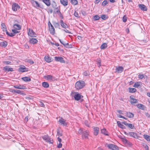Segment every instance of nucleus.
<instances>
[{"mask_svg": "<svg viewBox=\"0 0 150 150\" xmlns=\"http://www.w3.org/2000/svg\"><path fill=\"white\" fill-rule=\"evenodd\" d=\"M85 86V82L82 81H77L75 83V87L77 89L82 88Z\"/></svg>", "mask_w": 150, "mask_h": 150, "instance_id": "1", "label": "nucleus"}, {"mask_svg": "<svg viewBox=\"0 0 150 150\" xmlns=\"http://www.w3.org/2000/svg\"><path fill=\"white\" fill-rule=\"evenodd\" d=\"M107 146L109 149L112 150H118V147L116 145L113 144H106Z\"/></svg>", "mask_w": 150, "mask_h": 150, "instance_id": "2", "label": "nucleus"}, {"mask_svg": "<svg viewBox=\"0 0 150 150\" xmlns=\"http://www.w3.org/2000/svg\"><path fill=\"white\" fill-rule=\"evenodd\" d=\"M125 134L126 135H129L130 137H134L135 138H138L139 136L137 134L133 132H129L128 133H127L126 132H125Z\"/></svg>", "mask_w": 150, "mask_h": 150, "instance_id": "3", "label": "nucleus"}, {"mask_svg": "<svg viewBox=\"0 0 150 150\" xmlns=\"http://www.w3.org/2000/svg\"><path fill=\"white\" fill-rule=\"evenodd\" d=\"M44 78L47 80H50L51 81H54L56 80L55 78L51 75L45 76Z\"/></svg>", "mask_w": 150, "mask_h": 150, "instance_id": "4", "label": "nucleus"}, {"mask_svg": "<svg viewBox=\"0 0 150 150\" xmlns=\"http://www.w3.org/2000/svg\"><path fill=\"white\" fill-rule=\"evenodd\" d=\"M59 118L60 119L58 121L59 123L63 126H67V124L66 122V120L62 117H59Z\"/></svg>", "mask_w": 150, "mask_h": 150, "instance_id": "5", "label": "nucleus"}, {"mask_svg": "<svg viewBox=\"0 0 150 150\" xmlns=\"http://www.w3.org/2000/svg\"><path fill=\"white\" fill-rule=\"evenodd\" d=\"M10 91L12 93H16L21 95H23L24 94V92L23 91H21L19 90L11 89H10Z\"/></svg>", "mask_w": 150, "mask_h": 150, "instance_id": "6", "label": "nucleus"}, {"mask_svg": "<svg viewBox=\"0 0 150 150\" xmlns=\"http://www.w3.org/2000/svg\"><path fill=\"white\" fill-rule=\"evenodd\" d=\"M55 60L57 62H59L62 63H65V61L64 60L63 57H55Z\"/></svg>", "mask_w": 150, "mask_h": 150, "instance_id": "7", "label": "nucleus"}, {"mask_svg": "<svg viewBox=\"0 0 150 150\" xmlns=\"http://www.w3.org/2000/svg\"><path fill=\"white\" fill-rule=\"evenodd\" d=\"M28 35L31 37H35L36 36V34L32 30L30 29H29Z\"/></svg>", "mask_w": 150, "mask_h": 150, "instance_id": "8", "label": "nucleus"}, {"mask_svg": "<svg viewBox=\"0 0 150 150\" xmlns=\"http://www.w3.org/2000/svg\"><path fill=\"white\" fill-rule=\"evenodd\" d=\"M20 6L18 4L16 3H14L12 5V8L13 10L14 11H16L18 9H19Z\"/></svg>", "mask_w": 150, "mask_h": 150, "instance_id": "9", "label": "nucleus"}, {"mask_svg": "<svg viewBox=\"0 0 150 150\" xmlns=\"http://www.w3.org/2000/svg\"><path fill=\"white\" fill-rule=\"evenodd\" d=\"M123 67L121 66L116 67L115 72L117 73H120L123 71Z\"/></svg>", "mask_w": 150, "mask_h": 150, "instance_id": "10", "label": "nucleus"}, {"mask_svg": "<svg viewBox=\"0 0 150 150\" xmlns=\"http://www.w3.org/2000/svg\"><path fill=\"white\" fill-rule=\"evenodd\" d=\"M121 139L122 140V141L124 143L127 144L129 146H131L132 145V143L130 142L127 140L125 137L122 138Z\"/></svg>", "mask_w": 150, "mask_h": 150, "instance_id": "11", "label": "nucleus"}, {"mask_svg": "<svg viewBox=\"0 0 150 150\" xmlns=\"http://www.w3.org/2000/svg\"><path fill=\"white\" fill-rule=\"evenodd\" d=\"M139 8L142 11H146L147 8L146 6L142 4H139L138 5Z\"/></svg>", "mask_w": 150, "mask_h": 150, "instance_id": "12", "label": "nucleus"}, {"mask_svg": "<svg viewBox=\"0 0 150 150\" xmlns=\"http://www.w3.org/2000/svg\"><path fill=\"white\" fill-rule=\"evenodd\" d=\"M49 28V30L50 33L52 35H53L55 33V30L52 25H51V26H50Z\"/></svg>", "mask_w": 150, "mask_h": 150, "instance_id": "13", "label": "nucleus"}, {"mask_svg": "<svg viewBox=\"0 0 150 150\" xmlns=\"http://www.w3.org/2000/svg\"><path fill=\"white\" fill-rule=\"evenodd\" d=\"M81 95L78 93H76L75 94L74 96V97L75 100H79L81 98Z\"/></svg>", "mask_w": 150, "mask_h": 150, "instance_id": "14", "label": "nucleus"}, {"mask_svg": "<svg viewBox=\"0 0 150 150\" xmlns=\"http://www.w3.org/2000/svg\"><path fill=\"white\" fill-rule=\"evenodd\" d=\"M13 87L15 88L19 89H26V87L25 86L21 85H19L18 86L14 85L13 86Z\"/></svg>", "mask_w": 150, "mask_h": 150, "instance_id": "15", "label": "nucleus"}, {"mask_svg": "<svg viewBox=\"0 0 150 150\" xmlns=\"http://www.w3.org/2000/svg\"><path fill=\"white\" fill-rule=\"evenodd\" d=\"M93 130L94 131L93 134L95 135L96 136L98 135L99 130V128L97 127H93Z\"/></svg>", "mask_w": 150, "mask_h": 150, "instance_id": "16", "label": "nucleus"}, {"mask_svg": "<svg viewBox=\"0 0 150 150\" xmlns=\"http://www.w3.org/2000/svg\"><path fill=\"white\" fill-rule=\"evenodd\" d=\"M88 131L87 130H85L82 135V137L83 138H84L85 139H88Z\"/></svg>", "mask_w": 150, "mask_h": 150, "instance_id": "17", "label": "nucleus"}, {"mask_svg": "<svg viewBox=\"0 0 150 150\" xmlns=\"http://www.w3.org/2000/svg\"><path fill=\"white\" fill-rule=\"evenodd\" d=\"M130 101L132 104L133 103H137V100L136 99H134L133 98L132 96L130 97Z\"/></svg>", "mask_w": 150, "mask_h": 150, "instance_id": "18", "label": "nucleus"}, {"mask_svg": "<svg viewBox=\"0 0 150 150\" xmlns=\"http://www.w3.org/2000/svg\"><path fill=\"white\" fill-rule=\"evenodd\" d=\"M60 2L64 6H66L68 4L67 0H60Z\"/></svg>", "mask_w": 150, "mask_h": 150, "instance_id": "19", "label": "nucleus"}, {"mask_svg": "<svg viewBox=\"0 0 150 150\" xmlns=\"http://www.w3.org/2000/svg\"><path fill=\"white\" fill-rule=\"evenodd\" d=\"M19 71L22 72H26L28 71V69L26 68L25 66H23V67H20L18 69Z\"/></svg>", "mask_w": 150, "mask_h": 150, "instance_id": "20", "label": "nucleus"}, {"mask_svg": "<svg viewBox=\"0 0 150 150\" xmlns=\"http://www.w3.org/2000/svg\"><path fill=\"white\" fill-rule=\"evenodd\" d=\"M44 59L47 62H50L52 61L51 58L49 56H45Z\"/></svg>", "mask_w": 150, "mask_h": 150, "instance_id": "21", "label": "nucleus"}, {"mask_svg": "<svg viewBox=\"0 0 150 150\" xmlns=\"http://www.w3.org/2000/svg\"><path fill=\"white\" fill-rule=\"evenodd\" d=\"M38 40L34 38H32L29 40V42L32 44H36L38 42Z\"/></svg>", "mask_w": 150, "mask_h": 150, "instance_id": "22", "label": "nucleus"}, {"mask_svg": "<svg viewBox=\"0 0 150 150\" xmlns=\"http://www.w3.org/2000/svg\"><path fill=\"white\" fill-rule=\"evenodd\" d=\"M14 28L17 30H19L21 29V26L19 24H15L13 25Z\"/></svg>", "mask_w": 150, "mask_h": 150, "instance_id": "23", "label": "nucleus"}, {"mask_svg": "<svg viewBox=\"0 0 150 150\" xmlns=\"http://www.w3.org/2000/svg\"><path fill=\"white\" fill-rule=\"evenodd\" d=\"M4 69L6 71H13V69L12 68H9L8 66H6L4 67Z\"/></svg>", "mask_w": 150, "mask_h": 150, "instance_id": "24", "label": "nucleus"}, {"mask_svg": "<svg viewBox=\"0 0 150 150\" xmlns=\"http://www.w3.org/2000/svg\"><path fill=\"white\" fill-rule=\"evenodd\" d=\"M141 83L140 82H136L134 84L133 87L135 88H139L141 87Z\"/></svg>", "mask_w": 150, "mask_h": 150, "instance_id": "25", "label": "nucleus"}, {"mask_svg": "<svg viewBox=\"0 0 150 150\" xmlns=\"http://www.w3.org/2000/svg\"><path fill=\"white\" fill-rule=\"evenodd\" d=\"M42 1L47 6H50L51 4V1L50 0H42Z\"/></svg>", "mask_w": 150, "mask_h": 150, "instance_id": "26", "label": "nucleus"}, {"mask_svg": "<svg viewBox=\"0 0 150 150\" xmlns=\"http://www.w3.org/2000/svg\"><path fill=\"white\" fill-rule=\"evenodd\" d=\"M64 46L68 48H71L72 47V46L71 45L69 44L68 43H65V44H63Z\"/></svg>", "mask_w": 150, "mask_h": 150, "instance_id": "27", "label": "nucleus"}, {"mask_svg": "<svg viewBox=\"0 0 150 150\" xmlns=\"http://www.w3.org/2000/svg\"><path fill=\"white\" fill-rule=\"evenodd\" d=\"M136 106L139 109L142 110H144V108L145 107V106L141 104H138L136 105Z\"/></svg>", "mask_w": 150, "mask_h": 150, "instance_id": "28", "label": "nucleus"}, {"mask_svg": "<svg viewBox=\"0 0 150 150\" xmlns=\"http://www.w3.org/2000/svg\"><path fill=\"white\" fill-rule=\"evenodd\" d=\"M117 123L118 126L121 128L122 129L125 128V127L124 125L122 124L120 121H117Z\"/></svg>", "mask_w": 150, "mask_h": 150, "instance_id": "29", "label": "nucleus"}, {"mask_svg": "<svg viewBox=\"0 0 150 150\" xmlns=\"http://www.w3.org/2000/svg\"><path fill=\"white\" fill-rule=\"evenodd\" d=\"M127 116L129 118H132L134 117V114L130 112H127L126 113Z\"/></svg>", "mask_w": 150, "mask_h": 150, "instance_id": "30", "label": "nucleus"}, {"mask_svg": "<svg viewBox=\"0 0 150 150\" xmlns=\"http://www.w3.org/2000/svg\"><path fill=\"white\" fill-rule=\"evenodd\" d=\"M22 79L25 81H31V79L30 78L26 76L22 77Z\"/></svg>", "mask_w": 150, "mask_h": 150, "instance_id": "31", "label": "nucleus"}, {"mask_svg": "<svg viewBox=\"0 0 150 150\" xmlns=\"http://www.w3.org/2000/svg\"><path fill=\"white\" fill-rule=\"evenodd\" d=\"M7 43L5 41H3L0 43V45L2 47H6L7 46Z\"/></svg>", "mask_w": 150, "mask_h": 150, "instance_id": "32", "label": "nucleus"}, {"mask_svg": "<svg viewBox=\"0 0 150 150\" xmlns=\"http://www.w3.org/2000/svg\"><path fill=\"white\" fill-rule=\"evenodd\" d=\"M144 138L147 141L150 142V136L147 134H144L143 135Z\"/></svg>", "mask_w": 150, "mask_h": 150, "instance_id": "33", "label": "nucleus"}, {"mask_svg": "<svg viewBox=\"0 0 150 150\" xmlns=\"http://www.w3.org/2000/svg\"><path fill=\"white\" fill-rule=\"evenodd\" d=\"M42 86L45 88H48L49 86V85L48 83L46 82H44L42 83Z\"/></svg>", "mask_w": 150, "mask_h": 150, "instance_id": "34", "label": "nucleus"}, {"mask_svg": "<svg viewBox=\"0 0 150 150\" xmlns=\"http://www.w3.org/2000/svg\"><path fill=\"white\" fill-rule=\"evenodd\" d=\"M101 132L102 134H103L106 135H108V134H107V132L105 128L101 129Z\"/></svg>", "mask_w": 150, "mask_h": 150, "instance_id": "35", "label": "nucleus"}, {"mask_svg": "<svg viewBox=\"0 0 150 150\" xmlns=\"http://www.w3.org/2000/svg\"><path fill=\"white\" fill-rule=\"evenodd\" d=\"M85 131V130L83 128H81L79 129L78 133L82 135Z\"/></svg>", "mask_w": 150, "mask_h": 150, "instance_id": "36", "label": "nucleus"}, {"mask_svg": "<svg viewBox=\"0 0 150 150\" xmlns=\"http://www.w3.org/2000/svg\"><path fill=\"white\" fill-rule=\"evenodd\" d=\"M1 28L3 29V30L4 32H6V30H7L6 26L5 24L4 23H2L1 24Z\"/></svg>", "mask_w": 150, "mask_h": 150, "instance_id": "37", "label": "nucleus"}, {"mask_svg": "<svg viewBox=\"0 0 150 150\" xmlns=\"http://www.w3.org/2000/svg\"><path fill=\"white\" fill-rule=\"evenodd\" d=\"M107 47V44L106 43H104L101 46L100 48L101 49H104Z\"/></svg>", "mask_w": 150, "mask_h": 150, "instance_id": "38", "label": "nucleus"}, {"mask_svg": "<svg viewBox=\"0 0 150 150\" xmlns=\"http://www.w3.org/2000/svg\"><path fill=\"white\" fill-rule=\"evenodd\" d=\"M71 2L74 5H76L78 4V2L77 0H71Z\"/></svg>", "mask_w": 150, "mask_h": 150, "instance_id": "39", "label": "nucleus"}, {"mask_svg": "<svg viewBox=\"0 0 150 150\" xmlns=\"http://www.w3.org/2000/svg\"><path fill=\"white\" fill-rule=\"evenodd\" d=\"M6 34L8 35V36L12 37L14 36L13 34H12L13 33H9L7 30H6Z\"/></svg>", "mask_w": 150, "mask_h": 150, "instance_id": "40", "label": "nucleus"}, {"mask_svg": "<svg viewBox=\"0 0 150 150\" xmlns=\"http://www.w3.org/2000/svg\"><path fill=\"white\" fill-rule=\"evenodd\" d=\"M136 91V89L135 88H130L129 92L130 93H133L135 92Z\"/></svg>", "mask_w": 150, "mask_h": 150, "instance_id": "41", "label": "nucleus"}, {"mask_svg": "<svg viewBox=\"0 0 150 150\" xmlns=\"http://www.w3.org/2000/svg\"><path fill=\"white\" fill-rule=\"evenodd\" d=\"M16 29H12V31L13 32L12 34H13L14 36L15 35V34L18 33L19 32Z\"/></svg>", "mask_w": 150, "mask_h": 150, "instance_id": "42", "label": "nucleus"}, {"mask_svg": "<svg viewBox=\"0 0 150 150\" xmlns=\"http://www.w3.org/2000/svg\"><path fill=\"white\" fill-rule=\"evenodd\" d=\"M93 18H94V20L95 21L98 20L100 18V17L98 16L97 15L94 16Z\"/></svg>", "mask_w": 150, "mask_h": 150, "instance_id": "43", "label": "nucleus"}, {"mask_svg": "<svg viewBox=\"0 0 150 150\" xmlns=\"http://www.w3.org/2000/svg\"><path fill=\"white\" fill-rule=\"evenodd\" d=\"M53 24L55 28L58 27L59 26V23L55 22H54Z\"/></svg>", "mask_w": 150, "mask_h": 150, "instance_id": "44", "label": "nucleus"}, {"mask_svg": "<svg viewBox=\"0 0 150 150\" xmlns=\"http://www.w3.org/2000/svg\"><path fill=\"white\" fill-rule=\"evenodd\" d=\"M101 18L103 20H106L107 18V17L105 15H102L101 16Z\"/></svg>", "mask_w": 150, "mask_h": 150, "instance_id": "45", "label": "nucleus"}, {"mask_svg": "<svg viewBox=\"0 0 150 150\" xmlns=\"http://www.w3.org/2000/svg\"><path fill=\"white\" fill-rule=\"evenodd\" d=\"M83 74V75L86 76H88L90 74L89 72L88 71H85Z\"/></svg>", "mask_w": 150, "mask_h": 150, "instance_id": "46", "label": "nucleus"}, {"mask_svg": "<svg viewBox=\"0 0 150 150\" xmlns=\"http://www.w3.org/2000/svg\"><path fill=\"white\" fill-rule=\"evenodd\" d=\"M52 6L53 8H55L57 6L56 4L55 1H53L52 3Z\"/></svg>", "mask_w": 150, "mask_h": 150, "instance_id": "47", "label": "nucleus"}, {"mask_svg": "<svg viewBox=\"0 0 150 150\" xmlns=\"http://www.w3.org/2000/svg\"><path fill=\"white\" fill-rule=\"evenodd\" d=\"M127 126L131 129H133L134 127V126L131 124H128Z\"/></svg>", "mask_w": 150, "mask_h": 150, "instance_id": "48", "label": "nucleus"}, {"mask_svg": "<svg viewBox=\"0 0 150 150\" xmlns=\"http://www.w3.org/2000/svg\"><path fill=\"white\" fill-rule=\"evenodd\" d=\"M107 1L106 0L104 1L102 3V6H105L108 4Z\"/></svg>", "mask_w": 150, "mask_h": 150, "instance_id": "49", "label": "nucleus"}, {"mask_svg": "<svg viewBox=\"0 0 150 150\" xmlns=\"http://www.w3.org/2000/svg\"><path fill=\"white\" fill-rule=\"evenodd\" d=\"M98 64V67H100V66H101V61L100 59H97L96 61Z\"/></svg>", "mask_w": 150, "mask_h": 150, "instance_id": "50", "label": "nucleus"}, {"mask_svg": "<svg viewBox=\"0 0 150 150\" xmlns=\"http://www.w3.org/2000/svg\"><path fill=\"white\" fill-rule=\"evenodd\" d=\"M61 25L62 27L64 28H66L68 27L67 25L64 23L62 25Z\"/></svg>", "mask_w": 150, "mask_h": 150, "instance_id": "51", "label": "nucleus"}, {"mask_svg": "<svg viewBox=\"0 0 150 150\" xmlns=\"http://www.w3.org/2000/svg\"><path fill=\"white\" fill-rule=\"evenodd\" d=\"M46 141L50 143H53V140L51 139L49 137Z\"/></svg>", "mask_w": 150, "mask_h": 150, "instance_id": "52", "label": "nucleus"}, {"mask_svg": "<svg viewBox=\"0 0 150 150\" xmlns=\"http://www.w3.org/2000/svg\"><path fill=\"white\" fill-rule=\"evenodd\" d=\"M49 138V137L47 136V135H45V136H44L43 137H42V138L43 139L45 140H46V141H47V140L48 138Z\"/></svg>", "mask_w": 150, "mask_h": 150, "instance_id": "53", "label": "nucleus"}, {"mask_svg": "<svg viewBox=\"0 0 150 150\" xmlns=\"http://www.w3.org/2000/svg\"><path fill=\"white\" fill-rule=\"evenodd\" d=\"M122 20L124 22H126L127 21V17L125 16H124L123 17Z\"/></svg>", "mask_w": 150, "mask_h": 150, "instance_id": "54", "label": "nucleus"}, {"mask_svg": "<svg viewBox=\"0 0 150 150\" xmlns=\"http://www.w3.org/2000/svg\"><path fill=\"white\" fill-rule=\"evenodd\" d=\"M143 146L146 150H149V147L147 145L144 144L143 145Z\"/></svg>", "mask_w": 150, "mask_h": 150, "instance_id": "55", "label": "nucleus"}, {"mask_svg": "<svg viewBox=\"0 0 150 150\" xmlns=\"http://www.w3.org/2000/svg\"><path fill=\"white\" fill-rule=\"evenodd\" d=\"M144 77V76L143 74H139L138 75V77L139 78L142 79Z\"/></svg>", "mask_w": 150, "mask_h": 150, "instance_id": "56", "label": "nucleus"}, {"mask_svg": "<svg viewBox=\"0 0 150 150\" xmlns=\"http://www.w3.org/2000/svg\"><path fill=\"white\" fill-rule=\"evenodd\" d=\"M33 2L36 4V6L38 7H40V5L39 4V3L37 2V1H33Z\"/></svg>", "mask_w": 150, "mask_h": 150, "instance_id": "57", "label": "nucleus"}, {"mask_svg": "<svg viewBox=\"0 0 150 150\" xmlns=\"http://www.w3.org/2000/svg\"><path fill=\"white\" fill-rule=\"evenodd\" d=\"M74 15L75 16H76V17H79V15L78 13L77 12H76V11H75L74 13Z\"/></svg>", "mask_w": 150, "mask_h": 150, "instance_id": "58", "label": "nucleus"}, {"mask_svg": "<svg viewBox=\"0 0 150 150\" xmlns=\"http://www.w3.org/2000/svg\"><path fill=\"white\" fill-rule=\"evenodd\" d=\"M28 62L31 64H33L34 63V62L33 61L29 59L28 60Z\"/></svg>", "mask_w": 150, "mask_h": 150, "instance_id": "59", "label": "nucleus"}, {"mask_svg": "<svg viewBox=\"0 0 150 150\" xmlns=\"http://www.w3.org/2000/svg\"><path fill=\"white\" fill-rule=\"evenodd\" d=\"M84 123L86 126H87L88 127H89V125L88 124V122L87 121H86V120L85 121V122H84Z\"/></svg>", "mask_w": 150, "mask_h": 150, "instance_id": "60", "label": "nucleus"}, {"mask_svg": "<svg viewBox=\"0 0 150 150\" xmlns=\"http://www.w3.org/2000/svg\"><path fill=\"white\" fill-rule=\"evenodd\" d=\"M28 116H26L25 119H24V121L25 122H27L28 121Z\"/></svg>", "mask_w": 150, "mask_h": 150, "instance_id": "61", "label": "nucleus"}, {"mask_svg": "<svg viewBox=\"0 0 150 150\" xmlns=\"http://www.w3.org/2000/svg\"><path fill=\"white\" fill-rule=\"evenodd\" d=\"M57 133L58 135L59 136H62V134L60 133V131L58 129L57 132Z\"/></svg>", "mask_w": 150, "mask_h": 150, "instance_id": "62", "label": "nucleus"}, {"mask_svg": "<svg viewBox=\"0 0 150 150\" xmlns=\"http://www.w3.org/2000/svg\"><path fill=\"white\" fill-rule=\"evenodd\" d=\"M118 117H120V118H122L124 119H126V120L127 119V118H125V117L122 116V115H119V116H118Z\"/></svg>", "mask_w": 150, "mask_h": 150, "instance_id": "63", "label": "nucleus"}, {"mask_svg": "<svg viewBox=\"0 0 150 150\" xmlns=\"http://www.w3.org/2000/svg\"><path fill=\"white\" fill-rule=\"evenodd\" d=\"M81 13L83 16H85L86 14V12L84 11H81Z\"/></svg>", "mask_w": 150, "mask_h": 150, "instance_id": "64", "label": "nucleus"}]
</instances>
